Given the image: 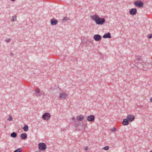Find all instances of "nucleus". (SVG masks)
<instances>
[{
	"label": "nucleus",
	"instance_id": "obj_12",
	"mask_svg": "<svg viewBox=\"0 0 152 152\" xmlns=\"http://www.w3.org/2000/svg\"><path fill=\"white\" fill-rule=\"evenodd\" d=\"M58 23V20L56 19L55 18H53L50 20L51 24L52 25H56Z\"/></svg>",
	"mask_w": 152,
	"mask_h": 152
},
{
	"label": "nucleus",
	"instance_id": "obj_18",
	"mask_svg": "<svg viewBox=\"0 0 152 152\" xmlns=\"http://www.w3.org/2000/svg\"><path fill=\"white\" fill-rule=\"evenodd\" d=\"M137 61H138L139 62V64L140 62H141V63H142V59L141 58V57L139 56H137Z\"/></svg>",
	"mask_w": 152,
	"mask_h": 152
},
{
	"label": "nucleus",
	"instance_id": "obj_22",
	"mask_svg": "<svg viewBox=\"0 0 152 152\" xmlns=\"http://www.w3.org/2000/svg\"><path fill=\"white\" fill-rule=\"evenodd\" d=\"M110 131L112 132H115L116 131V128L114 127L111 129Z\"/></svg>",
	"mask_w": 152,
	"mask_h": 152
},
{
	"label": "nucleus",
	"instance_id": "obj_16",
	"mask_svg": "<svg viewBox=\"0 0 152 152\" xmlns=\"http://www.w3.org/2000/svg\"><path fill=\"white\" fill-rule=\"evenodd\" d=\"M20 137L22 139L25 140L27 137V135L26 133H23L21 134Z\"/></svg>",
	"mask_w": 152,
	"mask_h": 152
},
{
	"label": "nucleus",
	"instance_id": "obj_27",
	"mask_svg": "<svg viewBox=\"0 0 152 152\" xmlns=\"http://www.w3.org/2000/svg\"><path fill=\"white\" fill-rule=\"evenodd\" d=\"M5 41L6 42H10L11 39L10 38H8V39H7L5 40Z\"/></svg>",
	"mask_w": 152,
	"mask_h": 152
},
{
	"label": "nucleus",
	"instance_id": "obj_5",
	"mask_svg": "<svg viewBox=\"0 0 152 152\" xmlns=\"http://www.w3.org/2000/svg\"><path fill=\"white\" fill-rule=\"evenodd\" d=\"M134 4L136 7H142L143 6L144 3L141 1L137 0L134 3Z\"/></svg>",
	"mask_w": 152,
	"mask_h": 152
},
{
	"label": "nucleus",
	"instance_id": "obj_15",
	"mask_svg": "<svg viewBox=\"0 0 152 152\" xmlns=\"http://www.w3.org/2000/svg\"><path fill=\"white\" fill-rule=\"evenodd\" d=\"M129 121L127 119H124L122 122V124L124 125H127L129 124Z\"/></svg>",
	"mask_w": 152,
	"mask_h": 152
},
{
	"label": "nucleus",
	"instance_id": "obj_6",
	"mask_svg": "<svg viewBox=\"0 0 152 152\" xmlns=\"http://www.w3.org/2000/svg\"><path fill=\"white\" fill-rule=\"evenodd\" d=\"M39 149L41 151H44L46 148V145L45 143H40L38 145Z\"/></svg>",
	"mask_w": 152,
	"mask_h": 152
},
{
	"label": "nucleus",
	"instance_id": "obj_32",
	"mask_svg": "<svg viewBox=\"0 0 152 152\" xmlns=\"http://www.w3.org/2000/svg\"><path fill=\"white\" fill-rule=\"evenodd\" d=\"M15 0H11V1H14Z\"/></svg>",
	"mask_w": 152,
	"mask_h": 152
},
{
	"label": "nucleus",
	"instance_id": "obj_17",
	"mask_svg": "<svg viewBox=\"0 0 152 152\" xmlns=\"http://www.w3.org/2000/svg\"><path fill=\"white\" fill-rule=\"evenodd\" d=\"M10 136L12 137L15 138L17 136V134L15 132H13L11 134Z\"/></svg>",
	"mask_w": 152,
	"mask_h": 152
},
{
	"label": "nucleus",
	"instance_id": "obj_36",
	"mask_svg": "<svg viewBox=\"0 0 152 152\" xmlns=\"http://www.w3.org/2000/svg\"><path fill=\"white\" fill-rule=\"evenodd\" d=\"M37 152H40V151H39V152L38 151Z\"/></svg>",
	"mask_w": 152,
	"mask_h": 152
},
{
	"label": "nucleus",
	"instance_id": "obj_24",
	"mask_svg": "<svg viewBox=\"0 0 152 152\" xmlns=\"http://www.w3.org/2000/svg\"><path fill=\"white\" fill-rule=\"evenodd\" d=\"M109 146H106L105 147H104L103 148V149L105 150H109Z\"/></svg>",
	"mask_w": 152,
	"mask_h": 152
},
{
	"label": "nucleus",
	"instance_id": "obj_14",
	"mask_svg": "<svg viewBox=\"0 0 152 152\" xmlns=\"http://www.w3.org/2000/svg\"><path fill=\"white\" fill-rule=\"evenodd\" d=\"M84 118V117L83 115H79L77 117V119L78 121H82Z\"/></svg>",
	"mask_w": 152,
	"mask_h": 152
},
{
	"label": "nucleus",
	"instance_id": "obj_30",
	"mask_svg": "<svg viewBox=\"0 0 152 152\" xmlns=\"http://www.w3.org/2000/svg\"><path fill=\"white\" fill-rule=\"evenodd\" d=\"M85 149L86 150H87L88 149V147H86L85 148Z\"/></svg>",
	"mask_w": 152,
	"mask_h": 152
},
{
	"label": "nucleus",
	"instance_id": "obj_25",
	"mask_svg": "<svg viewBox=\"0 0 152 152\" xmlns=\"http://www.w3.org/2000/svg\"><path fill=\"white\" fill-rule=\"evenodd\" d=\"M9 117H10V118L7 119V120L10 121H12V117L10 115H9Z\"/></svg>",
	"mask_w": 152,
	"mask_h": 152
},
{
	"label": "nucleus",
	"instance_id": "obj_8",
	"mask_svg": "<svg viewBox=\"0 0 152 152\" xmlns=\"http://www.w3.org/2000/svg\"><path fill=\"white\" fill-rule=\"evenodd\" d=\"M129 12L130 15H134L137 14V10L136 8H132L130 10Z\"/></svg>",
	"mask_w": 152,
	"mask_h": 152
},
{
	"label": "nucleus",
	"instance_id": "obj_26",
	"mask_svg": "<svg viewBox=\"0 0 152 152\" xmlns=\"http://www.w3.org/2000/svg\"><path fill=\"white\" fill-rule=\"evenodd\" d=\"M74 124L76 126H77L79 124V123L78 121H76L75 122Z\"/></svg>",
	"mask_w": 152,
	"mask_h": 152
},
{
	"label": "nucleus",
	"instance_id": "obj_10",
	"mask_svg": "<svg viewBox=\"0 0 152 152\" xmlns=\"http://www.w3.org/2000/svg\"><path fill=\"white\" fill-rule=\"evenodd\" d=\"M95 119V117L93 115H91L88 116L87 120L89 121H93Z\"/></svg>",
	"mask_w": 152,
	"mask_h": 152
},
{
	"label": "nucleus",
	"instance_id": "obj_23",
	"mask_svg": "<svg viewBox=\"0 0 152 152\" xmlns=\"http://www.w3.org/2000/svg\"><path fill=\"white\" fill-rule=\"evenodd\" d=\"M16 18V16L15 15L13 16L12 17V21H15V18Z\"/></svg>",
	"mask_w": 152,
	"mask_h": 152
},
{
	"label": "nucleus",
	"instance_id": "obj_35",
	"mask_svg": "<svg viewBox=\"0 0 152 152\" xmlns=\"http://www.w3.org/2000/svg\"><path fill=\"white\" fill-rule=\"evenodd\" d=\"M5 127H6V126H4V128H5Z\"/></svg>",
	"mask_w": 152,
	"mask_h": 152
},
{
	"label": "nucleus",
	"instance_id": "obj_2",
	"mask_svg": "<svg viewBox=\"0 0 152 152\" xmlns=\"http://www.w3.org/2000/svg\"><path fill=\"white\" fill-rule=\"evenodd\" d=\"M137 64L138 66L137 67L140 69H143L144 70L146 71L149 68V66H151L150 63H148L146 64L145 62H142V63L140 62L139 64Z\"/></svg>",
	"mask_w": 152,
	"mask_h": 152
},
{
	"label": "nucleus",
	"instance_id": "obj_21",
	"mask_svg": "<svg viewBox=\"0 0 152 152\" xmlns=\"http://www.w3.org/2000/svg\"><path fill=\"white\" fill-rule=\"evenodd\" d=\"M69 20L68 18L67 17H65L62 20V21H65L67 20Z\"/></svg>",
	"mask_w": 152,
	"mask_h": 152
},
{
	"label": "nucleus",
	"instance_id": "obj_9",
	"mask_svg": "<svg viewBox=\"0 0 152 152\" xmlns=\"http://www.w3.org/2000/svg\"><path fill=\"white\" fill-rule=\"evenodd\" d=\"M94 38L96 41H98L101 40L102 37L99 34H96L94 36Z\"/></svg>",
	"mask_w": 152,
	"mask_h": 152
},
{
	"label": "nucleus",
	"instance_id": "obj_34",
	"mask_svg": "<svg viewBox=\"0 0 152 152\" xmlns=\"http://www.w3.org/2000/svg\"><path fill=\"white\" fill-rule=\"evenodd\" d=\"M150 152H152V151H150Z\"/></svg>",
	"mask_w": 152,
	"mask_h": 152
},
{
	"label": "nucleus",
	"instance_id": "obj_28",
	"mask_svg": "<svg viewBox=\"0 0 152 152\" xmlns=\"http://www.w3.org/2000/svg\"><path fill=\"white\" fill-rule=\"evenodd\" d=\"M148 37L149 39L152 38V34H148Z\"/></svg>",
	"mask_w": 152,
	"mask_h": 152
},
{
	"label": "nucleus",
	"instance_id": "obj_1",
	"mask_svg": "<svg viewBox=\"0 0 152 152\" xmlns=\"http://www.w3.org/2000/svg\"><path fill=\"white\" fill-rule=\"evenodd\" d=\"M91 18L94 20L96 24L102 25L105 22V19L104 18H100L99 16L97 15H91Z\"/></svg>",
	"mask_w": 152,
	"mask_h": 152
},
{
	"label": "nucleus",
	"instance_id": "obj_33",
	"mask_svg": "<svg viewBox=\"0 0 152 152\" xmlns=\"http://www.w3.org/2000/svg\"><path fill=\"white\" fill-rule=\"evenodd\" d=\"M11 55H13V53H11Z\"/></svg>",
	"mask_w": 152,
	"mask_h": 152
},
{
	"label": "nucleus",
	"instance_id": "obj_31",
	"mask_svg": "<svg viewBox=\"0 0 152 152\" xmlns=\"http://www.w3.org/2000/svg\"><path fill=\"white\" fill-rule=\"evenodd\" d=\"M150 101L152 102V98H151V99H150Z\"/></svg>",
	"mask_w": 152,
	"mask_h": 152
},
{
	"label": "nucleus",
	"instance_id": "obj_4",
	"mask_svg": "<svg viewBox=\"0 0 152 152\" xmlns=\"http://www.w3.org/2000/svg\"><path fill=\"white\" fill-rule=\"evenodd\" d=\"M42 117L43 120L48 121L51 117V115L49 113H45L42 115Z\"/></svg>",
	"mask_w": 152,
	"mask_h": 152
},
{
	"label": "nucleus",
	"instance_id": "obj_29",
	"mask_svg": "<svg viewBox=\"0 0 152 152\" xmlns=\"http://www.w3.org/2000/svg\"><path fill=\"white\" fill-rule=\"evenodd\" d=\"M72 120L74 121H75V118L74 117H72Z\"/></svg>",
	"mask_w": 152,
	"mask_h": 152
},
{
	"label": "nucleus",
	"instance_id": "obj_19",
	"mask_svg": "<svg viewBox=\"0 0 152 152\" xmlns=\"http://www.w3.org/2000/svg\"><path fill=\"white\" fill-rule=\"evenodd\" d=\"M28 126L27 125H24L23 128V129L25 131H27L28 130Z\"/></svg>",
	"mask_w": 152,
	"mask_h": 152
},
{
	"label": "nucleus",
	"instance_id": "obj_7",
	"mask_svg": "<svg viewBox=\"0 0 152 152\" xmlns=\"http://www.w3.org/2000/svg\"><path fill=\"white\" fill-rule=\"evenodd\" d=\"M59 98L61 99H65L68 95L67 93L65 92H62L60 93Z\"/></svg>",
	"mask_w": 152,
	"mask_h": 152
},
{
	"label": "nucleus",
	"instance_id": "obj_11",
	"mask_svg": "<svg viewBox=\"0 0 152 152\" xmlns=\"http://www.w3.org/2000/svg\"><path fill=\"white\" fill-rule=\"evenodd\" d=\"M127 118L129 122H132L134 119V116L132 115H129L127 117Z\"/></svg>",
	"mask_w": 152,
	"mask_h": 152
},
{
	"label": "nucleus",
	"instance_id": "obj_20",
	"mask_svg": "<svg viewBox=\"0 0 152 152\" xmlns=\"http://www.w3.org/2000/svg\"><path fill=\"white\" fill-rule=\"evenodd\" d=\"M22 151L21 148H19L15 151L14 152H22Z\"/></svg>",
	"mask_w": 152,
	"mask_h": 152
},
{
	"label": "nucleus",
	"instance_id": "obj_3",
	"mask_svg": "<svg viewBox=\"0 0 152 152\" xmlns=\"http://www.w3.org/2000/svg\"><path fill=\"white\" fill-rule=\"evenodd\" d=\"M44 93L43 91H40L39 88H37L35 91V95L36 96L44 95Z\"/></svg>",
	"mask_w": 152,
	"mask_h": 152
},
{
	"label": "nucleus",
	"instance_id": "obj_13",
	"mask_svg": "<svg viewBox=\"0 0 152 152\" xmlns=\"http://www.w3.org/2000/svg\"><path fill=\"white\" fill-rule=\"evenodd\" d=\"M103 37L104 38H110L111 37L110 33L108 32L105 34L103 36Z\"/></svg>",
	"mask_w": 152,
	"mask_h": 152
}]
</instances>
